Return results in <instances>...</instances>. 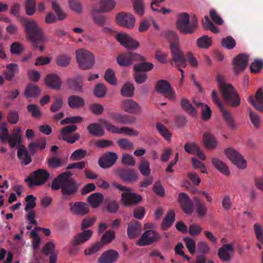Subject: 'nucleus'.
<instances>
[{"instance_id": "obj_52", "label": "nucleus", "mask_w": 263, "mask_h": 263, "mask_svg": "<svg viewBox=\"0 0 263 263\" xmlns=\"http://www.w3.org/2000/svg\"><path fill=\"white\" fill-rule=\"evenodd\" d=\"M154 67V65L152 63L143 62L135 64L134 66V69L135 71H138L140 72L148 71L152 70Z\"/></svg>"}, {"instance_id": "obj_51", "label": "nucleus", "mask_w": 263, "mask_h": 263, "mask_svg": "<svg viewBox=\"0 0 263 263\" xmlns=\"http://www.w3.org/2000/svg\"><path fill=\"white\" fill-rule=\"evenodd\" d=\"M197 46L202 49H207L212 45L211 38L208 35H203L197 40Z\"/></svg>"}, {"instance_id": "obj_41", "label": "nucleus", "mask_w": 263, "mask_h": 263, "mask_svg": "<svg viewBox=\"0 0 263 263\" xmlns=\"http://www.w3.org/2000/svg\"><path fill=\"white\" fill-rule=\"evenodd\" d=\"M180 105L182 109L187 114H189L193 116H195L196 115L197 111L196 109L193 106L192 104L186 98H184L181 99L180 101Z\"/></svg>"}, {"instance_id": "obj_20", "label": "nucleus", "mask_w": 263, "mask_h": 263, "mask_svg": "<svg viewBox=\"0 0 263 263\" xmlns=\"http://www.w3.org/2000/svg\"><path fill=\"white\" fill-rule=\"evenodd\" d=\"M118 158V155L114 152H107L98 161L100 166L103 168H107L112 166Z\"/></svg>"}, {"instance_id": "obj_17", "label": "nucleus", "mask_w": 263, "mask_h": 263, "mask_svg": "<svg viewBox=\"0 0 263 263\" xmlns=\"http://www.w3.org/2000/svg\"><path fill=\"white\" fill-rule=\"evenodd\" d=\"M116 40L123 46L126 48L135 49L139 47V43L124 33H118L116 34Z\"/></svg>"}, {"instance_id": "obj_30", "label": "nucleus", "mask_w": 263, "mask_h": 263, "mask_svg": "<svg viewBox=\"0 0 263 263\" xmlns=\"http://www.w3.org/2000/svg\"><path fill=\"white\" fill-rule=\"evenodd\" d=\"M92 234V231L91 230H84L74 237L72 245L76 246L85 242L90 239Z\"/></svg>"}, {"instance_id": "obj_36", "label": "nucleus", "mask_w": 263, "mask_h": 263, "mask_svg": "<svg viewBox=\"0 0 263 263\" xmlns=\"http://www.w3.org/2000/svg\"><path fill=\"white\" fill-rule=\"evenodd\" d=\"M89 134L95 137H102L104 135L103 128L97 123H91L87 126Z\"/></svg>"}, {"instance_id": "obj_3", "label": "nucleus", "mask_w": 263, "mask_h": 263, "mask_svg": "<svg viewBox=\"0 0 263 263\" xmlns=\"http://www.w3.org/2000/svg\"><path fill=\"white\" fill-rule=\"evenodd\" d=\"M176 27L183 34L193 33L198 26V20L196 16L192 17L190 21V16L187 13H181L178 15L176 23Z\"/></svg>"}, {"instance_id": "obj_38", "label": "nucleus", "mask_w": 263, "mask_h": 263, "mask_svg": "<svg viewBox=\"0 0 263 263\" xmlns=\"http://www.w3.org/2000/svg\"><path fill=\"white\" fill-rule=\"evenodd\" d=\"M17 156L22 163L25 165L29 164L31 161V158L27 152L25 146L22 145L17 151Z\"/></svg>"}, {"instance_id": "obj_23", "label": "nucleus", "mask_w": 263, "mask_h": 263, "mask_svg": "<svg viewBox=\"0 0 263 263\" xmlns=\"http://www.w3.org/2000/svg\"><path fill=\"white\" fill-rule=\"evenodd\" d=\"M249 57V55L246 54L240 53L234 58L233 63L235 73H239L246 68L248 64Z\"/></svg>"}, {"instance_id": "obj_9", "label": "nucleus", "mask_w": 263, "mask_h": 263, "mask_svg": "<svg viewBox=\"0 0 263 263\" xmlns=\"http://www.w3.org/2000/svg\"><path fill=\"white\" fill-rule=\"evenodd\" d=\"M102 123L107 130L113 134H123L128 136H137L139 135L138 130H134L129 127L123 126L119 128L106 120H103Z\"/></svg>"}, {"instance_id": "obj_7", "label": "nucleus", "mask_w": 263, "mask_h": 263, "mask_svg": "<svg viewBox=\"0 0 263 263\" xmlns=\"http://www.w3.org/2000/svg\"><path fill=\"white\" fill-rule=\"evenodd\" d=\"M76 60L79 68L83 70L91 69L95 63L92 54L84 49H80L76 51Z\"/></svg>"}, {"instance_id": "obj_42", "label": "nucleus", "mask_w": 263, "mask_h": 263, "mask_svg": "<svg viewBox=\"0 0 263 263\" xmlns=\"http://www.w3.org/2000/svg\"><path fill=\"white\" fill-rule=\"evenodd\" d=\"M18 66L16 64L11 63L6 66V70L4 71L5 79L8 81H11L14 77L16 70Z\"/></svg>"}, {"instance_id": "obj_10", "label": "nucleus", "mask_w": 263, "mask_h": 263, "mask_svg": "<svg viewBox=\"0 0 263 263\" xmlns=\"http://www.w3.org/2000/svg\"><path fill=\"white\" fill-rule=\"evenodd\" d=\"M172 62H174L175 65L181 73L180 81L182 82L184 80V71L181 69V67H186L187 66L185 57L181 50H180L176 47L172 48Z\"/></svg>"}, {"instance_id": "obj_13", "label": "nucleus", "mask_w": 263, "mask_h": 263, "mask_svg": "<svg viewBox=\"0 0 263 263\" xmlns=\"http://www.w3.org/2000/svg\"><path fill=\"white\" fill-rule=\"evenodd\" d=\"M78 127L76 125L66 126L61 130V139L66 141L68 143L72 144L78 141L80 138V135L76 133L70 136V135L77 130Z\"/></svg>"}, {"instance_id": "obj_40", "label": "nucleus", "mask_w": 263, "mask_h": 263, "mask_svg": "<svg viewBox=\"0 0 263 263\" xmlns=\"http://www.w3.org/2000/svg\"><path fill=\"white\" fill-rule=\"evenodd\" d=\"M212 162L213 165L222 174L225 175H229L230 171L226 164L221 160L213 158L212 159Z\"/></svg>"}, {"instance_id": "obj_46", "label": "nucleus", "mask_w": 263, "mask_h": 263, "mask_svg": "<svg viewBox=\"0 0 263 263\" xmlns=\"http://www.w3.org/2000/svg\"><path fill=\"white\" fill-rule=\"evenodd\" d=\"M156 127L159 133L166 140L170 141L172 136V133L162 123L158 122L156 124Z\"/></svg>"}, {"instance_id": "obj_6", "label": "nucleus", "mask_w": 263, "mask_h": 263, "mask_svg": "<svg viewBox=\"0 0 263 263\" xmlns=\"http://www.w3.org/2000/svg\"><path fill=\"white\" fill-rule=\"evenodd\" d=\"M50 176V174L46 170L40 168L31 173L25 182L28 183L29 187L33 186H41L44 184Z\"/></svg>"}, {"instance_id": "obj_11", "label": "nucleus", "mask_w": 263, "mask_h": 263, "mask_svg": "<svg viewBox=\"0 0 263 263\" xmlns=\"http://www.w3.org/2000/svg\"><path fill=\"white\" fill-rule=\"evenodd\" d=\"M117 61L120 66H128L132 65L134 61H145V59L139 54L128 52L119 54L117 57Z\"/></svg>"}, {"instance_id": "obj_16", "label": "nucleus", "mask_w": 263, "mask_h": 263, "mask_svg": "<svg viewBox=\"0 0 263 263\" xmlns=\"http://www.w3.org/2000/svg\"><path fill=\"white\" fill-rule=\"evenodd\" d=\"M121 108L126 112L133 115H140L142 108L140 105L132 99H126L122 101Z\"/></svg>"}, {"instance_id": "obj_15", "label": "nucleus", "mask_w": 263, "mask_h": 263, "mask_svg": "<svg viewBox=\"0 0 263 263\" xmlns=\"http://www.w3.org/2000/svg\"><path fill=\"white\" fill-rule=\"evenodd\" d=\"M160 238V235L158 232L153 230L146 231L139 239L137 245L139 246H149Z\"/></svg>"}, {"instance_id": "obj_19", "label": "nucleus", "mask_w": 263, "mask_h": 263, "mask_svg": "<svg viewBox=\"0 0 263 263\" xmlns=\"http://www.w3.org/2000/svg\"><path fill=\"white\" fill-rule=\"evenodd\" d=\"M178 202L183 211L187 215L192 213L194 208V201H192L185 193H181L178 195Z\"/></svg>"}, {"instance_id": "obj_14", "label": "nucleus", "mask_w": 263, "mask_h": 263, "mask_svg": "<svg viewBox=\"0 0 263 263\" xmlns=\"http://www.w3.org/2000/svg\"><path fill=\"white\" fill-rule=\"evenodd\" d=\"M225 154L231 161L239 169L246 167L247 162L243 157L238 152L231 148L225 150Z\"/></svg>"}, {"instance_id": "obj_50", "label": "nucleus", "mask_w": 263, "mask_h": 263, "mask_svg": "<svg viewBox=\"0 0 263 263\" xmlns=\"http://www.w3.org/2000/svg\"><path fill=\"white\" fill-rule=\"evenodd\" d=\"M135 88L133 84L130 82L125 83L121 90V94L125 97H132L134 95Z\"/></svg>"}, {"instance_id": "obj_22", "label": "nucleus", "mask_w": 263, "mask_h": 263, "mask_svg": "<svg viewBox=\"0 0 263 263\" xmlns=\"http://www.w3.org/2000/svg\"><path fill=\"white\" fill-rule=\"evenodd\" d=\"M117 173L123 181L127 183L135 182L138 178L137 172L131 168H120Z\"/></svg>"}, {"instance_id": "obj_53", "label": "nucleus", "mask_w": 263, "mask_h": 263, "mask_svg": "<svg viewBox=\"0 0 263 263\" xmlns=\"http://www.w3.org/2000/svg\"><path fill=\"white\" fill-rule=\"evenodd\" d=\"M87 155V151L83 148H79L74 151L71 155L70 159L71 161H79L84 159Z\"/></svg>"}, {"instance_id": "obj_27", "label": "nucleus", "mask_w": 263, "mask_h": 263, "mask_svg": "<svg viewBox=\"0 0 263 263\" xmlns=\"http://www.w3.org/2000/svg\"><path fill=\"white\" fill-rule=\"evenodd\" d=\"M142 232V225L137 221H130L128 225L127 234L128 237L134 239L139 237Z\"/></svg>"}, {"instance_id": "obj_45", "label": "nucleus", "mask_w": 263, "mask_h": 263, "mask_svg": "<svg viewBox=\"0 0 263 263\" xmlns=\"http://www.w3.org/2000/svg\"><path fill=\"white\" fill-rule=\"evenodd\" d=\"M175 221V213L173 211L167 213L164 217L162 223L161 228L162 230H166L170 228Z\"/></svg>"}, {"instance_id": "obj_61", "label": "nucleus", "mask_w": 263, "mask_h": 263, "mask_svg": "<svg viewBox=\"0 0 263 263\" xmlns=\"http://www.w3.org/2000/svg\"><path fill=\"white\" fill-rule=\"evenodd\" d=\"M139 170L143 176H148L151 174L149 163L147 160H142L139 166Z\"/></svg>"}, {"instance_id": "obj_12", "label": "nucleus", "mask_w": 263, "mask_h": 263, "mask_svg": "<svg viewBox=\"0 0 263 263\" xmlns=\"http://www.w3.org/2000/svg\"><path fill=\"white\" fill-rule=\"evenodd\" d=\"M80 185L74 180H65L62 187L61 193L65 199H70L76 195L79 190Z\"/></svg>"}, {"instance_id": "obj_8", "label": "nucleus", "mask_w": 263, "mask_h": 263, "mask_svg": "<svg viewBox=\"0 0 263 263\" xmlns=\"http://www.w3.org/2000/svg\"><path fill=\"white\" fill-rule=\"evenodd\" d=\"M156 91L162 95L165 98L172 101H175L176 99L175 92L170 83L166 80H159L155 85Z\"/></svg>"}, {"instance_id": "obj_29", "label": "nucleus", "mask_w": 263, "mask_h": 263, "mask_svg": "<svg viewBox=\"0 0 263 263\" xmlns=\"http://www.w3.org/2000/svg\"><path fill=\"white\" fill-rule=\"evenodd\" d=\"M45 83L54 89L58 90L61 87V79L59 76L54 73H50L46 76Z\"/></svg>"}, {"instance_id": "obj_47", "label": "nucleus", "mask_w": 263, "mask_h": 263, "mask_svg": "<svg viewBox=\"0 0 263 263\" xmlns=\"http://www.w3.org/2000/svg\"><path fill=\"white\" fill-rule=\"evenodd\" d=\"M100 13L93 12L92 10H91V14L95 24L100 27H103L106 24L107 18L105 15Z\"/></svg>"}, {"instance_id": "obj_34", "label": "nucleus", "mask_w": 263, "mask_h": 263, "mask_svg": "<svg viewBox=\"0 0 263 263\" xmlns=\"http://www.w3.org/2000/svg\"><path fill=\"white\" fill-rule=\"evenodd\" d=\"M40 89L37 85L29 84L25 89L24 95L27 98H35L40 95Z\"/></svg>"}, {"instance_id": "obj_1", "label": "nucleus", "mask_w": 263, "mask_h": 263, "mask_svg": "<svg viewBox=\"0 0 263 263\" xmlns=\"http://www.w3.org/2000/svg\"><path fill=\"white\" fill-rule=\"evenodd\" d=\"M21 23L25 31L27 39L32 43L35 49L38 44L45 40L43 31L37 23L31 18H23Z\"/></svg>"}, {"instance_id": "obj_26", "label": "nucleus", "mask_w": 263, "mask_h": 263, "mask_svg": "<svg viewBox=\"0 0 263 263\" xmlns=\"http://www.w3.org/2000/svg\"><path fill=\"white\" fill-rule=\"evenodd\" d=\"M119 257V253L114 250H108L103 252L99 257V263H114Z\"/></svg>"}, {"instance_id": "obj_5", "label": "nucleus", "mask_w": 263, "mask_h": 263, "mask_svg": "<svg viewBox=\"0 0 263 263\" xmlns=\"http://www.w3.org/2000/svg\"><path fill=\"white\" fill-rule=\"evenodd\" d=\"M113 186L121 191H125L121 195V202L124 206H132L140 203L142 197L141 195L135 193L131 192L132 189L119 184L117 183H114Z\"/></svg>"}, {"instance_id": "obj_54", "label": "nucleus", "mask_w": 263, "mask_h": 263, "mask_svg": "<svg viewBox=\"0 0 263 263\" xmlns=\"http://www.w3.org/2000/svg\"><path fill=\"white\" fill-rule=\"evenodd\" d=\"M65 180L64 175L60 174L57 178L53 179L51 185V188L53 191H58L60 189L62 190Z\"/></svg>"}, {"instance_id": "obj_43", "label": "nucleus", "mask_w": 263, "mask_h": 263, "mask_svg": "<svg viewBox=\"0 0 263 263\" xmlns=\"http://www.w3.org/2000/svg\"><path fill=\"white\" fill-rule=\"evenodd\" d=\"M220 110L225 121L227 122L229 127L232 129H236L237 126L234 122L232 114L229 111L226 110L224 107Z\"/></svg>"}, {"instance_id": "obj_48", "label": "nucleus", "mask_w": 263, "mask_h": 263, "mask_svg": "<svg viewBox=\"0 0 263 263\" xmlns=\"http://www.w3.org/2000/svg\"><path fill=\"white\" fill-rule=\"evenodd\" d=\"M63 104V98L61 95L54 96L53 103L50 107V111L52 112H58L62 108Z\"/></svg>"}, {"instance_id": "obj_56", "label": "nucleus", "mask_w": 263, "mask_h": 263, "mask_svg": "<svg viewBox=\"0 0 263 263\" xmlns=\"http://www.w3.org/2000/svg\"><path fill=\"white\" fill-rule=\"evenodd\" d=\"M103 246L101 241L97 242L90 247L86 248L84 251V254L86 255H91L98 252Z\"/></svg>"}, {"instance_id": "obj_57", "label": "nucleus", "mask_w": 263, "mask_h": 263, "mask_svg": "<svg viewBox=\"0 0 263 263\" xmlns=\"http://www.w3.org/2000/svg\"><path fill=\"white\" fill-rule=\"evenodd\" d=\"M35 0H27L25 3L26 12L28 15H33L36 10Z\"/></svg>"}, {"instance_id": "obj_2", "label": "nucleus", "mask_w": 263, "mask_h": 263, "mask_svg": "<svg viewBox=\"0 0 263 263\" xmlns=\"http://www.w3.org/2000/svg\"><path fill=\"white\" fill-rule=\"evenodd\" d=\"M217 81L221 95L226 102L232 107L238 106L240 103V99L233 86L230 84L224 83L222 77L220 76L217 77Z\"/></svg>"}, {"instance_id": "obj_33", "label": "nucleus", "mask_w": 263, "mask_h": 263, "mask_svg": "<svg viewBox=\"0 0 263 263\" xmlns=\"http://www.w3.org/2000/svg\"><path fill=\"white\" fill-rule=\"evenodd\" d=\"M193 201L197 215L200 217H204L208 211L206 205L201 201V199L197 196L194 197Z\"/></svg>"}, {"instance_id": "obj_49", "label": "nucleus", "mask_w": 263, "mask_h": 263, "mask_svg": "<svg viewBox=\"0 0 263 263\" xmlns=\"http://www.w3.org/2000/svg\"><path fill=\"white\" fill-rule=\"evenodd\" d=\"M105 203L106 205L107 211L109 213H115L119 210V205L116 200L107 198L105 200Z\"/></svg>"}, {"instance_id": "obj_60", "label": "nucleus", "mask_w": 263, "mask_h": 263, "mask_svg": "<svg viewBox=\"0 0 263 263\" xmlns=\"http://www.w3.org/2000/svg\"><path fill=\"white\" fill-rule=\"evenodd\" d=\"M115 238V233L112 230H108L106 232L101 239L100 241L104 245L110 243Z\"/></svg>"}, {"instance_id": "obj_35", "label": "nucleus", "mask_w": 263, "mask_h": 263, "mask_svg": "<svg viewBox=\"0 0 263 263\" xmlns=\"http://www.w3.org/2000/svg\"><path fill=\"white\" fill-rule=\"evenodd\" d=\"M203 141L204 146L208 149H214L217 143L214 136L211 133L205 132L203 136Z\"/></svg>"}, {"instance_id": "obj_4", "label": "nucleus", "mask_w": 263, "mask_h": 263, "mask_svg": "<svg viewBox=\"0 0 263 263\" xmlns=\"http://www.w3.org/2000/svg\"><path fill=\"white\" fill-rule=\"evenodd\" d=\"M21 128L17 127L13 130L11 135L9 134L8 129L6 122L2 123L0 125V141L1 142H9L11 148L15 147L21 143L22 136Z\"/></svg>"}, {"instance_id": "obj_32", "label": "nucleus", "mask_w": 263, "mask_h": 263, "mask_svg": "<svg viewBox=\"0 0 263 263\" xmlns=\"http://www.w3.org/2000/svg\"><path fill=\"white\" fill-rule=\"evenodd\" d=\"M104 196L100 193H95L90 195L87 199V201L93 208H98L104 200Z\"/></svg>"}, {"instance_id": "obj_59", "label": "nucleus", "mask_w": 263, "mask_h": 263, "mask_svg": "<svg viewBox=\"0 0 263 263\" xmlns=\"http://www.w3.org/2000/svg\"><path fill=\"white\" fill-rule=\"evenodd\" d=\"M221 43L223 47L228 49H233L236 45L235 40L231 36H228L225 38H223L221 40Z\"/></svg>"}, {"instance_id": "obj_24", "label": "nucleus", "mask_w": 263, "mask_h": 263, "mask_svg": "<svg viewBox=\"0 0 263 263\" xmlns=\"http://www.w3.org/2000/svg\"><path fill=\"white\" fill-rule=\"evenodd\" d=\"M70 212L76 215L83 216L89 213L88 205L83 202H76L69 203Z\"/></svg>"}, {"instance_id": "obj_31", "label": "nucleus", "mask_w": 263, "mask_h": 263, "mask_svg": "<svg viewBox=\"0 0 263 263\" xmlns=\"http://www.w3.org/2000/svg\"><path fill=\"white\" fill-rule=\"evenodd\" d=\"M116 5L114 0H101L99 9H92L93 12L103 13L108 12L113 9Z\"/></svg>"}, {"instance_id": "obj_39", "label": "nucleus", "mask_w": 263, "mask_h": 263, "mask_svg": "<svg viewBox=\"0 0 263 263\" xmlns=\"http://www.w3.org/2000/svg\"><path fill=\"white\" fill-rule=\"evenodd\" d=\"M165 36L170 42V49L172 53V48L173 47H177L180 50H181L178 45L179 42V37L176 32L174 31L168 30L165 32Z\"/></svg>"}, {"instance_id": "obj_37", "label": "nucleus", "mask_w": 263, "mask_h": 263, "mask_svg": "<svg viewBox=\"0 0 263 263\" xmlns=\"http://www.w3.org/2000/svg\"><path fill=\"white\" fill-rule=\"evenodd\" d=\"M68 104L71 108H78L84 105V99L78 96L73 95L68 98Z\"/></svg>"}, {"instance_id": "obj_44", "label": "nucleus", "mask_w": 263, "mask_h": 263, "mask_svg": "<svg viewBox=\"0 0 263 263\" xmlns=\"http://www.w3.org/2000/svg\"><path fill=\"white\" fill-rule=\"evenodd\" d=\"M71 60L70 56L66 54H62L57 56L55 61L58 66L65 68L70 65Z\"/></svg>"}, {"instance_id": "obj_62", "label": "nucleus", "mask_w": 263, "mask_h": 263, "mask_svg": "<svg viewBox=\"0 0 263 263\" xmlns=\"http://www.w3.org/2000/svg\"><path fill=\"white\" fill-rule=\"evenodd\" d=\"M67 84L69 88L77 91H82L83 88L81 83L76 79H69L67 81Z\"/></svg>"}, {"instance_id": "obj_28", "label": "nucleus", "mask_w": 263, "mask_h": 263, "mask_svg": "<svg viewBox=\"0 0 263 263\" xmlns=\"http://www.w3.org/2000/svg\"><path fill=\"white\" fill-rule=\"evenodd\" d=\"M109 117L117 122L123 124H132L135 120L134 117L114 112H110Z\"/></svg>"}, {"instance_id": "obj_21", "label": "nucleus", "mask_w": 263, "mask_h": 263, "mask_svg": "<svg viewBox=\"0 0 263 263\" xmlns=\"http://www.w3.org/2000/svg\"><path fill=\"white\" fill-rule=\"evenodd\" d=\"M234 254V248L231 244H223L218 250V256L220 260L228 262L231 260Z\"/></svg>"}, {"instance_id": "obj_25", "label": "nucleus", "mask_w": 263, "mask_h": 263, "mask_svg": "<svg viewBox=\"0 0 263 263\" xmlns=\"http://www.w3.org/2000/svg\"><path fill=\"white\" fill-rule=\"evenodd\" d=\"M248 101L257 110L263 112V88H259L255 93V98L251 96Z\"/></svg>"}, {"instance_id": "obj_63", "label": "nucleus", "mask_w": 263, "mask_h": 263, "mask_svg": "<svg viewBox=\"0 0 263 263\" xmlns=\"http://www.w3.org/2000/svg\"><path fill=\"white\" fill-rule=\"evenodd\" d=\"M52 8L55 12L58 19L59 20H63L66 17L65 13L61 9L60 6L55 2L52 3Z\"/></svg>"}, {"instance_id": "obj_58", "label": "nucleus", "mask_w": 263, "mask_h": 263, "mask_svg": "<svg viewBox=\"0 0 263 263\" xmlns=\"http://www.w3.org/2000/svg\"><path fill=\"white\" fill-rule=\"evenodd\" d=\"M117 143L123 149H132L134 148V144L126 138H121L117 140Z\"/></svg>"}, {"instance_id": "obj_18", "label": "nucleus", "mask_w": 263, "mask_h": 263, "mask_svg": "<svg viewBox=\"0 0 263 263\" xmlns=\"http://www.w3.org/2000/svg\"><path fill=\"white\" fill-rule=\"evenodd\" d=\"M117 24L124 28H132L135 23V18L130 13L120 12L116 16Z\"/></svg>"}, {"instance_id": "obj_64", "label": "nucleus", "mask_w": 263, "mask_h": 263, "mask_svg": "<svg viewBox=\"0 0 263 263\" xmlns=\"http://www.w3.org/2000/svg\"><path fill=\"white\" fill-rule=\"evenodd\" d=\"M20 116L17 111L10 110L7 117L8 122L12 124H15L19 120Z\"/></svg>"}, {"instance_id": "obj_55", "label": "nucleus", "mask_w": 263, "mask_h": 263, "mask_svg": "<svg viewBox=\"0 0 263 263\" xmlns=\"http://www.w3.org/2000/svg\"><path fill=\"white\" fill-rule=\"evenodd\" d=\"M135 12L140 16L144 13V3L142 0H132Z\"/></svg>"}]
</instances>
